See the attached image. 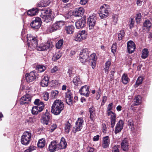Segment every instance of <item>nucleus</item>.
Masks as SVG:
<instances>
[{
  "mask_svg": "<svg viewBox=\"0 0 152 152\" xmlns=\"http://www.w3.org/2000/svg\"><path fill=\"white\" fill-rule=\"evenodd\" d=\"M64 108V104L62 101L56 99L54 102L51 108L52 113L56 115H59Z\"/></svg>",
  "mask_w": 152,
  "mask_h": 152,
  "instance_id": "nucleus-1",
  "label": "nucleus"
},
{
  "mask_svg": "<svg viewBox=\"0 0 152 152\" xmlns=\"http://www.w3.org/2000/svg\"><path fill=\"white\" fill-rule=\"evenodd\" d=\"M52 12L50 9L41 10L40 17L42 18V21L47 23L52 21L54 17L52 15Z\"/></svg>",
  "mask_w": 152,
  "mask_h": 152,
  "instance_id": "nucleus-2",
  "label": "nucleus"
},
{
  "mask_svg": "<svg viewBox=\"0 0 152 152\" xmlns=\"http://www.w3.org/2000/svg\"><path fill=\"white\" fill-rule=\"evenodd\" d=\"M27 37V43L29 49L31 50L36 49L38 45L37 38L28 35Z\"/></svg>",
  "mask_w": 152,
  "mask_h": 152,
  "instance_id": "nucleus-3",
  "label": "nucleus"
},
{
  "mask_svg": "<svg viewBox=\"0 0 152 152\" xmlns=\"http://www.w3.org/2000/svg\"><path fill=\"white\" fill-rule=\"evenodd\" d=\"M109 7L108 5L105 4L100 7L99 15L101 18H105L109 15L110 11Z\"/></svg>",
  "mask_w": 152,
  "mask_h": 152,
  "instance_id": "nucleus-4",
  "label": "nucleus"
},
{
  "mask_svg": "<svg viewBox=\"0 0 152 152\" xmlns=\"http://www.w3.org/2000/svg\"><path fill=\"white\" fill-rule=\"evenodd\" d=\"M65 22L63 20L56 22L53 25L50 26L48 28V30L50 33L60 29L64 25Z\"/></svg>",
  "mask_w": 152,
  "mask_h": 152,
  "instance_id": "nucleus-5",
  "label": "nucleus"
},
{
  "mask_svg": "<svg viewBox=\"0 0 152 152\" xmlns=\"http://www.w3.org/2000/svg\"><path fill=\"white\" fill-rule=\"evenodd\" d=\"M80 60L83 63L88 61L89 53L87 49L85 48L82 50L79 55Z\"/></svg>",
  "mask_w": 152,
  "mask_h": 152,
  "instance_id": "nucleus-6",
  "label": "nucleus"
},
{
  "mask_svg": "<svg viewBox=\"0 0 152 152\" xmlns=\"http://www.w3.org/2000/svg\"><path fill=\"white\" fill-rule=\"evenodd\" d=\"M87 33L85 30L79 31L75 35V40L78 42H80L83 39L86 38Z\"/></svg>",
  "mask_w": 152,
  "mask_h": 152,
  "instance_id": "nucleus-7",
  "label": "nucleus"
},
{
  "mask_svg": "<svg viewBox=\"0 0 152 152\" xmlns=\"http://www.w3.org/2000/svg\"><path fill=\"white\" fill-rule=\"evenodd\" d=\"M42 23L41 18L39 17H36L33 19L30 24V26L32 28L34 29H37L40 28Z\"/></svg>",
  "mask_w": 152,
  "mask_h": 152,
  "instance_id": "nucleus-8",
  "label": "nucleus"
},
{
  "mask_svg": "<svg viewBox=\"0 0 152 152\" xmlns=\"http://www.w3.org/2000/svg\"><path fill=\"white\" fill-rule=\"evenodd\" d=\"M50 113L48 110H47L45 114L42 116L41 120V122L44 124L48 125L50 123Z\"/></svg>",
  "mask_w": 152,
  "mask_h": 152,
  "instance_id": "nucleus-9",
  "label": "nucleus"
},
{
  "mask_svg": "<svg viewBox=\"0 0 152 152\" xmlns=\"http://www.w3.org/2000/svg\"><path fill=\"white\" fill-rule=\"evenodd\" d=\"M65 97L66 103L69 105H72L73 104V94L71 91L67 89V91L65 94Z\"/></svg>",
  "mask_w": 152,
  "mask_h": 152,
  "instance_id": "nucleus-10",
  "label": "nucleus"
},
{
  "mask_svg": "<svg viewBox=\"0 0 152 152\" xmlns=\"http://www.w3.org/2000/svg\"><path fill=\"white\" fill-rule=\"evenodd\" d=\"M53 46L52 43L49 41L47 42L45 44H41L36 48L37 50L39 51H45L48 49L49 48H52Z\"/></svg>",
  "mask_w": 152,
  "mask_h": 152,
  "instance_id": "nucleus-11",
  "label": "nucleus"
},
{
  "mask_svg": "<svg viewBox=\"0 0 152 152\" xmlns=\"http://www.w3.org/2000/svg\"><path fill=\"white\" fill-rule=\"evenodd\" d=\"M31 136V134H25L23 135L21 139V143L26 145H28L29 143Z\"/></svg>",
  "mask_w": 152,
  "mask_h": 152,
  "instance_id": "nucleus-12",
  "label": "nucleus"
},
{
  "mask_svg": "<svg viewBox=\"0 0 152 152\" xmlns=\"http://www.w3.org/2000/svg\"><path fill=\"white\" fill-rule=\"evenodd\" d=\"M86 18L83 16L75 22V26L77 29H80L83 28L86 25Z\"/></svg>",
  "mask_w": 152,
  "mask_h": 152,
  "instance_id": "nucleus-13",
  "label": "nucleus"
},
{
  "mask_svg": "<svg viewBox=\"0 0 152 152\" xmlns=\"http://www.w3.org/2000/svg\"><path fill=\"white\" fill-rule=\"evenodd\" d=\"M136 48V45L134 42L131 40L128 41L127 42V50L129 53H133Z\"/></svg>",
  "mask_w": 152,
  "mask_h": 152,
  "instance_id": "nucleus-14",
  "label": "nucleus"
},
{
  "mask_svg": "<svg viewBox=\"0 0 152 152\" xmlns=\"http://www.w3.org/2000/svg\"><path fill=\"white\" fill-rule=\"evenodd\" d=\"M96 18L95 16H90L88 18V23L90 29H92L95 24Z\"/></svg>",
  "mask_w": 152,
  "mask_h": 152,
  "instance_id": "nucleus-15",
  "label": "nucleus"
},
{
  "mask_svg": "<svg viewBox=\"0 0 152 152\" xmlns=\"http://www.w3.org/2000/svg\"><path fill=\"white\" fill-rule=\"evenodd\" d=\"M31 99L29 94H26L23 96L20 99V103L21 104H28L31 101Z\"/></svg>",
  "mask_w": 152,
  "mask_h": 152,
  "instance_id": "nucleus-16",
  "label": "nucleus"
},
{
  "mask_svg": "<svg viewBox=\"0 0 152 152\" xmlns=\"http://www.w3.org/2000/svg\"><path fill=\"white\" fill-rule=\"evenodd\" d=\"M80 93L81 95L88 97L90 94L89 88L86 85L83 86L79 90Z\"/></svg>",
  "mask_w": 152,
  "mask_h": 152,
  "instance_id": "nucleus-17",
  "label": "nucleus"
},
{
  "mask_svg": "<svg viewBox=\"0 0 152 152\" xmlns=\"http://www.w3.org/2000/svg\"><path fill=\"white\" fill-rule=\"evenodd\" d=\"M26 80L29 83L32 82L36 79L34 71L31 72L29 73H26L25 75Z\"/></svg>",
  "mask_w": 152,
  "mask_h": 152,
  "instance_id": "nucleus-18",
  "label": "nucleus"
},
{
  "mask_svg": "<svg viewBox=\"0 0 152 152\" xmlns=\"http://www.w3.org/2000/svg\"><path fill=\"white\" fill-rule=\"evenodd\" d=\"M124 121L120 120L117 124L115 130V133H118L121 132L124 126Z\"/></svg>",
  "mask_w": 152,
  "mask_h": 152,
  "instance_id": "nucleus-19",
  "label": "nucleus"
},
{
  "mask_svg": "<svg viewBox=\"0 0 152 152\" xmlns=\"http://www.w3.org/2000/svg\"><path fill=\"white\" fill-rule=\"evenodd\" d=\"M85 10L83 7H80L76 9L73 14L75 17L81 16L84 14Z\"/></svg>",
  "mask_w": 152,
  "mask_h": 152,
  "instance_id": "nucleus-20",
  "label": "nucleus"
},
{
  "mask_svg": "<svg viewBox=\"0 0 152 152\" xmlns=\"http://www.w3.org/2000/svg\"><path fill=\"white\" fill-rule=\"evenodd\" d=\"M48 149L51 152H54L56 151V149H58L57 142L56 141L53 140L50 142L49 145Z\"/></svg>",
  "mask_w": 152,
  "mask_h": 152,
  "instance_id": "nucleus-21",
  "label": "nucleus"
},
{
  "mask_svg": "<svg viewBox=\"0 0 152 152\" xmlns=\"http://www.w3.org/2000/svg\"><path fill=\"white\" fill-rule=\"evenodd\" d=\"M110 141L109 139V137L107 136L103 137L102 146L104 148H106L109 147L110 144Z\"/></svg>",
  "mask_w": 152,
  "mask_h": 152,
  "instance_id": "nucleus-22",
  "label": "nucleus"
},
{
  "mask_svg": "<svg viewBox=\"0 0 152 152\" xmlns=\"http://www.w3.org/2000/svg\"><path fill=\"white\" fill-rule=\"evenodd\" d=\"M66 145L67 143L65 139L62 137L61 139L60 143L57 144V147L58 149H65L66 147Z\"/></svg>",
  "mask_w": 152,
  "mask_h": 152,
  "instance_id": "nucleus-23",
  "label": "nucleus"
},
{
  "mask_svg": "<svg viewBox=\"0 0 152 152\" xmlns=\"http://www.w3.org/2000/svg\"><path fill=\"white\" fill-rule=\"evenodd\" d=\"M110 120L111 122V127L113 128L115 126L116 122V115L113 112L110 113Z\"/></svg>",
  "mask_w": 152,
  "mask_h": 152,
  "instance_id": "nucleus-24",
  "label": "nucleus"
},
{
  "mask_svg": "<svg viewBox=\"0 0 152 152\" xmlns=\"http://www.w3.org/2000/svg\"><path fill=\"white\" fill-rule=\"evenodd\" d=\"M49 81V78L48 76H45L42 79L40 83L41 86L43 87H45L48 86Z\"/></svg>",
  "mask_w": 152,
  "mask_h": 152,
  "instance_id": "nucleus-25",
  "label": "nucleus"
},
{
  "mask_svg": "<svg viewBox=\"0 0 152 152\" xmlns=\"http://www.w3.org/2000/svg\"><path fill=\"white\" fill-rule=\"evenodd\" d=\"M35 118L34 117H27L25 120V125L29 126L35 121Z\"/></svg>",
  "mask_w": 152,
  "mask_h": 152,
  "instance_id": "nucleus-26",
  "label": "nucleus"
},
{
  "mask_svg": "<svg viewBox=\"0 0 152 152\" xmlns=\"http://www.w3.org/2000/svg\"><path fill=\"white\" fill-rule=\"evenodd\" d=\"M129 143L126 138H125L123 140L121 144V148L124 151L128 150L129 148Z\"/></svg>",
  "mask_w": 152,
  "mask_h": 152,
  "instance_id": "nucleus-27",
  "label": "nucleus"
},
{
  "mask_svg": "<svg viewBox=\"0 0 152 152\" xmlns=\"http://www.w3.org/2000/svg\"><path fill=\"white\" fill-rule=\"evenodd\" d=\"M75 28L74 26L72 25L69 26L65 27V30L67 34H72Z\"/></svg>",
  "mask_w": 152,
  "mask_h": 152,
  "instance_id": "nucleus-28",
  "label": "nucleus"
},
{
  "mask_svg": "<svg viewBox=\"0 0 152 152\" xmlns=\"http://www.w3.org/2000/svg\"><path fill=\"white\" fill-rule=\"evenodd\" d=\"M39 11L37 8H33L29 10L27 12L28 15L30 16H33L36 15Z\"/></svg>",
  "mask_w": 152,
  "mask_h": 152,
  "instance_id": "nucleus-29",
  "label": "nucleus"
},
{
  "mask_svg": "<svg viewBox=\"0 0 152 152\" xmlns=\"http://www.w3.org/2000/svg\"><path fill=\"white\" fill-rule=\"evenodd\" d=\"M121 80L123 84H126L129 82L130 79L128 77L127 75L124 73L122 76Z\"/></svg>",
  "mask_w": 152,
  "mask_h": 152,
  "instance_id": "nucleus-30",
  "label": "nucleus"
},
{
  "mask_svg": "<svg viewBox=\"0 0 152 152\" xmlns=\"http://www.w3.org/2000/svg\"><path fill=\"white\" fill-rule=\"evenodd\" d=\"M45 144V139L42 138L39 139L37 143V146L39 148H42L44 147Z\"/></svg>",
  "mask_w": 152,
  "mask_h": 152,
  "instance_id": "nucleus-31",
  "label": "nucleus"
},
{
  "mask_svg": "<svg viewBox=\"0 0 152 152\" xmlns=\"http://www.w3.org/2000/svg\"><path fill=\"white\" fill-rule=\"evenodd\" d=\"M134 103L133 104L134 106L139 105L141 103V98L140 96L138 95L136 96L134 99Z\"/></svg>",
  "mask_w": 152,
  "mask_h": 152,
  "instance_id": "nucleus-32",
  "label": "nucleus"
},
{
  "mask_svg": "<svg viewBox=\"0 0 152 152\" xmlns=\"http://www.w3.org/2000/svg\"><path fill=\"white\" fill-rule=\"evenodd\" d=\"M62 56V54L60 52L56 53L53 55L52 60L54 61H56L59 59Z\"/></svg>",
  "mask_w": 152,
  "mask_h": 152,
  "instance_id": "nucleus-33",
  "label": "nucleus"
},
{
  "mask_svg": "<svg viewBox=\"0 0 152 152\" xmlns=\"http://www.w3.org/2000/svg\"><path fill=\"white\" fill-rule=\"evenodd\" d=\"M72 82L76 86H78L81 83V80L79 76L75 77L73 79Z\"/></svg>",
  "mask_w": 152,
  "mask_h": 152,
  "instance_id": "nucleus-34",
  "label": "nucleus"
},
{
  "mask_svg": "<svg viewBox=\"0 0 152 152\" xmlns=\"http://www.w3.org/2000/svg\"><path fill=\"white\" fill-rule=\"evenodd\" d=\"M127 124L131 130L132 131L134 130V122L132 119H130L128 120L127 122Z\"/></svg>",
  "mask_w": 152,
  "mask_h": 152,
  "instance_id": "nucleus-35",
  "label": "nucleus"
},
{
  "mask_svg": "<svg viewBox=\"0 0 152 152\" xmlns=\"http://www.w3.org/2000/svg\"><path fill=\"white\" fill-rule=\"evenodd\" d=\"M149 52L148 49L146 48L144 49L142 51L141 57L142 58L145 59L146 58L148 55Z\"/></svg>",
  "mask_w": 152,
  "mask_h": 152,
  "instance_id": "nucleus-36",
  "label": "nucleus"
},
{
  "mask_svg": "<svg viewBox=\"0 0 152 152\" xmlns=\"http://www.w3.org/2000/svg\"><path fill=\"white\" fill-rule=\"evenodd\" d=\"M71 128V125L69 122V121H68L65 124L64 128L65 132L66 133H69Z\"/></svg>",
  "mask_w": 152,
  "mask_h": 152,
  "instance_id": "nucleus-37",
  "label": "nucleus"
},
{
  "mask_svg": "<svg viewBox=\"0 0 152 152\" xmlns=\"http://www.w3.org/2000/svg\"><path fill=\"white\" fill-rule=\"evenodd\" d=\"M58 91L56 90L52 91L50 94L51 98L53 99L57 98L58 96Z\"/></svg>",
  "mask_w": 152,
  "mask_h": 152,
  "instance_id": "nucleus-38",
  "label": "nucleus"
},
{
  "mask_svg": "<svg viewBox=\"0 0 152 152\" xmlns=\"http://www.w3.org/2000/svg\"><path fill=\"white\" fill-rule=\"evenodd\" d=\"M82 127L83 126H81L79 125L78 124H75V126L73 128L72 132L74 133L77 132L80 130L82 128Z\"/></svg>",
  "mask_w": 152,
  "mask_h": 152,
  "instance_id": "nucleus-39",
  "label": "nucleus"
},
{
  "mask_svg": "<svg viewBox=\"0 0 152 152\" xmlns=\"http://www.w3.org/2000/svg\"><path fill=\"white\" fill-rule=\"evenodd\" d=\"M141 18L142 15L141 13H138L136 14L135 16V19L136 22L137 24L140 23Z\"/></svg>",
  "mask_w": 152,
  "mask_h": 152,
  "instance_id": "nucleus-40",
  "label": "nucleus"
},
{
  "mask_svg": "<svg viewBox=\"0 0 152 152\" xmlns=\"http://www.w3.org/2000/svg\"><path fill=\"white\" fill-rule=\"evenodd\" d=\"M111 64V60L110 59H109L106 61L105 64V67L104 68L105 72L107 71L110 68V66Z\"/></svg>",
  "mask_w": 152,
  "mask_h": 152,
  "instance_id": "nucleus-41",
  "label": "nucleus"
},
{
  "mask_svg": "<svg viewBox=\"0 0 152 152\" xmlns=\"http://www.w3.org/2000/svg\"><path fill=\"white\" fill-rule=\"evenodd\" d=\"M36 106L39 110V111L41 112L44 108V104L42 102H40L39 104Z\"/></svg>",
  "mask_w": 152,
  "mask_h": 152,
  "instance_id": "nucleus-42",
  "label": "nucleus"
},
{
  "mask_svg": "<svg viewBox=\"0 0 152 152\" xmlns=\"http://www.w3.org/2000/svg\"><path fill=\"white\" fill-rule=\"evenodd\" d=\"M113 103H111L109 104L108 105L107 109V115L109 116L110 115V113L113 112L111 110H112L113 108Z\"/></svg>",
  "mask_w": 152,
  "mask_h": 152,
  "instance_id": "nucleus-43",
  "label": "nucleus"
},
{
  "mask_svg": "<svg viewBox=\"0 0 152 152\" xmlns=\"http://www.w3.org/2000/svg\"><path fill=\"white\" fill-rule=\"evenodd\" d=\"M64 43V40L63 39L59 40L56 44V47L58 49H60L62 47Z\"/></svg>",
  "mask_w": 152,
  "mask_h": 152,
  "instance_id": "nucleus-44",
  "label": "nucleus"
},
{
  "mask_svg": "<svg viewBox=\"0 0 152 152\" xmlns=\"http://www.w3.org/2000/svg\"><path fill=\"white\" fill-rule=\"evenodd\" d=\"M151 22L148 19L145 20L143 23L144 26L147 28H150L151 26Z\"/></svg>",
  "mask_w": 152,
  "mask_h": 152,
  "instance_id": "nucleus-45",
  "label": "nucleus"
},
{
  "mask_svg": "<svg viewBox=\"0 0 152 152\" xmlns=\"http://www.w3.org/2000/svg\"><path fill=\"white\" fill-rule=\"evenodd\" d=\"M125 35V32L123 30H121L118 34V39L119 40H121Z\"/></svg>",
  "mask_w": 152,
  "mask_h": 152,
  "instance_id": "nucleus-46",
  "label": "nucleus"
},
{
  "mask_svg": "<svg viewBox=\"0 0 152 152\" xmlns=\"http://www.w3.org/2000/svg\"><path fill=\"white\" fill-rule=\"evenodd\" d=\"M143 80V78L142 77H139L136 81L135 87H137L140 84H141L142 83Z\"/></svg>",
  "mask_w": 152,
  "mask_h": 152,
  "instance_id": "nucleus-47",
  "label": "nucleus"
},
{
  "mask_svg": "<svg viewBox=\"0 0 152 152\" xmlns=\"http://www.w3.org/2000/svg\"><path fill=\"white\" fill-rule=\"evenodd\" d=\"M84 122L83 118H78L75 123L76 124H78L79 125L82 126Z\"/></svg>",
  "mask_w": 152,
  "mask_h": 152,
  "instance_id": "nucleus-48",
  "label": "nucleus"
},
{
  "mask_svg": "<svg viewBox=\"0 0 152 152\" xmlns=\"http://www.w3.org/2000/svg\"><path fill=\"white\" fill-rule=\"evenodd\" d=\"M39 112V110L36 106L33 107L31 110V113L33 115H37Z\"/></svg>",
  "mask_w": 152,
  "mask_h": 152,
  "instance_id": "nucleus-49",
  "label": "nucleus"
},
{
  "mask_svg": "<svg viewBox=\"0 0 152 152\" xmlns=\"http://www.w3.org/2000/svg\"><path fill=\"white\" fill-rule=\"evenodd\" d=\"M96 61L97 60L96 58V54L95 53H93L92 54L90 55L89 57V59L88 58V61Z\"/></svg>",
  "mask_w": 152,
  "mask_h": 152,
  "instance_id": "nucleus-50",
  "label": "nucleus"
},
{
  "mask_svg": "<svg viewBox=\"0 0 152 152\" xmlns=\"http://www.w3.org/2000/svg\"><path fill=\"white\" fill-rule=\"evenodd\" d=\"M46 67L43 65H39L38 67V69L39 72H42L46 69Z\"/></svg>",
  "mask_w": 152,
  "mask_h": 152,
  "instance_id": "nucleus-51",
  "label": "nucleus"
},
{
  "mask_svg": "<svg viewBox=\"0 0 152 152\" xmlns=\"http://www.w3.org/2000/svg\"><path fill=\"white\" fill-rule=\"evenodd\" d=\"M117 49V44L116 43H113L111 47V51L112 53L114 54L116 51Z\"/></svg>",
  "mask_w": 152,
  "mask_h": 152,
  "instance_id": "nucleus-52",
  "label": "nucleus"
},
{
  "mask_svg": "<svg viewBox=\"0 0 152 152\" xmlns=\"http://www.w3.org/2000/svg\"><path fill=\"white\" fill-rule=\"evenodd\" d=\"M44 7H45L50 4V0H42Z\"/></svg>",
  "mask_w": 152,
  "mask_h": 152,
  "instance_id": "nucleus-53",
  "label": "nucleus"
},
{
  "mask_svg": "<svg viewBox=\"0 0 152 152\" xmlns=\"http://www.w3.org/2000/svg\"><path fill=\"white\" fill-rule=\"evenodd\" d=\"M49 98V93L47 92H46L44 93L43 95V99L45 101H48Z\"/></svg>",
  "mask_w": 152,
  "mask_h": 152,
  "instance_id": "nucleus-54",
  "label": "nucleus"
},
{
  "mask_svg": "<svg viewBox=\"0 0 152 152\" xmlns=\"http://www.w3.org/2000/svg\"><path fill=\"white\" fill-rule=\"evenodd\" d=\"M129 26L130 29H132L134 26V20L132 18H131L130 21H129Z\"/></svg>",
  "mask_w": 152,
  "mask_h": 152,
  "instance_id": "nucleus-55",
  "label": "nucleus"
},
{
  "mask_svg": "<svg viewBox=\"0 0 152 152\" xmlns=\"http://www.w3.org/2000/svg\"><path fill=\"white\" fill-rule=\"evenodd\" d=\"M118 16L117 15H114L113 17V22L114 24L115 25L116 24L118 20Z\"/></svg>",
  "mask_w": 152,
  "mask_h": 152,
  "instance_id": "nucleus-56",
  "label": "nucleus"
},
{
  "mask_svg": "<svg viewBox=\"0 0 152 152\" xmlns=\"http://www.w3.org/2000/svg\"><path fill=\"white\" fill-rule=\"evenodd\" d=\"M57 126L56 124H53L50 127V132H52L55 130Z\"/></svg>",
  "mask_w": 152,
  "mask_h": 152,
  "instance_id": "nucleus-57",
  "label": "nucleus"
},
{
  "mask_svg": "<svg viewBox=\"0 0 152 152\" xmlns=\"http://www.w3.org/2000/svg\"><path fill=\"white\" fill-rule=\"evenodd\" d=\"M58 70V67L57 66H55L51 69V72L52 73H55L56 71Z\"/></svg>",
  "mask_w": 152,
  "mask_h": 152,
  "instance_id": "nucleus-58",
  "label": "nucleus"
},
{
  "mask_svg": "<svg viewBox=\"0 0 152 152\" xmlns=\"http://www.w3.org/2000/svg\"><path fill=\"white\" fill-rule=\"evenodd\" d=\"M90 62H91V66L92 68L94 69L96 66V61H94L90 60L89 61Z\"/></svg>",
  "mask_w": 152,
  "mask_h": 152,
  "instance_id": "nucleus-59",
  "label": "nucleus"
},
{
  "mask_svg": "<svg viewBox=\"0 0 152 152\" xmlns=\"http://www.w3.org/2000/svg\"><path fill=\"white\" fill-rule=\"evenodd\" d=\"M115 72L114 71H112L111 72V74H110V81H112L114 80V74L115 73Z\"/></svg>",
  "mask_w": 152,
  "mask_h": 152,
  "instance_id": "nucleus-60",
  "label": "nucleus"
},
{
  "mask_svg": "<svg viewBox=\"0 0 152 152\" xmlns=\"http://www.w3.org/2000/svg\"><path fill=\"white\" fill-rule=\"evenodd\" d=\"M72 68H70L68 69V71L67 73V74H68V76L69 77H71L72 74Z\"/></svg>",
  "mask_w": 152,
  "mask_h": 152,
  "instance_id": "nucleus-61",
  "label": "nucleus"
},
{
  "mask_svg": "<svg viewBox=\"0 0 152 152\" xmlns=\"http://www.w3.org/2000/svg\"><path fill=\"white\" fill-rule=\"evenodd\" d=\"M90 118L91 120L92 121L93 120V119L94 118V116L95 115V113H90Z\"/></svg>",
  "mask_w": 152,
  "mask_h": 152,
  "instance_id": "nucleus-62",
  "label": "nucleus"
},
{
  "mask_svg": "<svg viewBox=\"0 0 152 152\" xmlns=\"http://www.w3.org/2000/svg\"><path fill=\"white\" fill-rule=\"evenodd\" d=\"M112 152H119L117 146H115L113 149Z\"/></svg>",
  "mask_w": 152,
  "mask_h": 152,
  "instance_id": "nucleus-63",
  "label": "nucleus"
},
{
  "mask_svg": "<svg viewBox=\"0 0 152 152\" xmlns=\"http://www.w3.org/2000/svg\"><path fill=\"white\" fill-rule=\"evenodd\" d=\"M94 148L89 147L87 148V152H94Z\"/></svg>",
  "mask_w": 152,
  "mask_h": 152,
  "instance_id": "nucleus-64",
  "label": "nucleus"
}]
</instances>
